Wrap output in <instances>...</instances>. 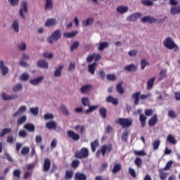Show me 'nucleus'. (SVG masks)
<instances>
[{
	"mask_svg": "<svg viewBox=\"0 0 180 180\" xmlns=\"http://www.w3.org/2000/svg\"><path fill=\"white\" fill-rule=\"evenodd\" d=\"M164 46L169 50H174V51H179L180 48L175 43V41L170 37H167L163 42Z\"/></svg>",
	"mask_w": 180,
	"mask_h": 180,
	"instance_id": "f257e3e1",
	"label": "nucleus"
},
{
	"mask_svg": "<svg viewBox=\"0 0 180 180\" xmlns=\"http://www.w3.org/2000/svg\"><path fill=\"white\" fill-rule=\"evenodd\" d=\"M115 123L120 124L122 128H128L133 124V120L130 117H120L115 120Z\"/></svg>",
	"mask_w": 180,
	"mask_h": 180,
	"instance_id": "f03ea898",
	"label": "nucleus"
},
{
	"mask_svg": "<svg viewBox=\"0 0 180 180\" xmlns=\"http://www.w3.org/2000/svg\"><path fill=\"white\" fill-rule=\"evenodd\" d=\"M61 38V31L56 30L51 34V37H49L47 39V42L50 44H52L53 43L58 41Z\"/></svg>",
	"mask_w": 180,
	"mask_h": 180,
	"instance_id": "7ed1b4c3",
	"label": "nucleus"
},
{
	"mask_svg": "<svg viewBox=\"0 0 180 180\" xmlns=\"http://www.w3.org/2000/svg\"><path fill=\"white\" fill-rule=\"evenodd\" d=\"M28 12V5L26 1H22L21 2V8L19 11V15L22 19L26 18V13Z\"/></svg>",
	"mask_w": 180,
	"mask_h": 180,
	"instance_id": "20e7f679",
	"label": "nucleus"
},
{
	"mask_svg": "<svg viewBox=\"0 0 180 180\" xmlns=\"http://www.w3.org/2000/svg\"><path fill=\"white\" fill-rule=\"evenodd\" d=\"M89 156V149L83 148L76 152L75 157L78 159H86Z\"/></svg>",
	"mask_w": 180,
	"mask_h": 180,
	"instance_id": "39448f33",
	"label": "nucleus"
},
{
	"mask_svg": "<svg viewBox=\"0 0 180 180\" xmlns=\"http://www.w3.org/2000/svg\"><path fill=\"white\" fill-rule=\"evenodd\" d=\"M112 150V147L110 146H103L98 150H97L96 156L99 158L101 155L104 157L105 155L106 152L110 153Z\"/></svg>",
	"mask_w": 180,
	"mask_h": 180,
	"instance_id": "423d86ee",
	"label": "nucleus"
},
{
	"mask_svg": "<svg viewBox=\"0 0 180 180\" xmlns=\"http://www.w3.org/2000/svg\"><path fill=\"white\" fill-rule=\"evenodd\" d=\"M143 16V13L141 12H136L131 14L127 18V20L128 22L132 21L134 22L141 18Z\"/></svg>",
	"mask_w": 180,
	"mask_h": 180,
	"instance_id": "0eeeda50",
	"label": "nucleus"
},
{
	"mask_svg": "<svg viewBox=\"0 0 180 180\" xmlns=\"http://www.w3.org/2000/svg\"><path fill=\"white\" fill-rule=\"evenodd\" d=\"M1 96L3 100L5 101L15 100V99H18L19 97L17 94L9 95V94H6V93H3Z\"/></svg>",
	"mask_w": 180,
	"mask_h": 180,
	"instance_id": "6e6552de",
	"label": "nucleus"
},
{
	"mask_svg": "<svg viewBox=\"0 0 180 180\" xmlns=\"http://www.w3.org/2000/svg\"><path fill=\"white\" fill-rule=\"evenodd\" d=\"M67 135L68 137L72 139V140L75 141H79L80 139L79 134L75 133L74 131H71V130L68 131Z\"/></svg>",
	"mask_w": 180,
	"mask_h": 180,
	"instance_id": "1a4fd4ad",
	"label": "nucleus"
},
{
	"mask_svg": "<svg viewBox=\"0 0 180 180\" xmlns=\"http://www.w3.org/2000/svg\"><path fill=\"white\" fill-rule=\"evenodd\" d=\"M0 70L2 76H6L8 74V68L5 66L4 61L3 60H0Z\"/></svg>",
	"mask_w": 180,
	"mask_h": 180,
	"instance_id": "9d476101",
	"label": "nucleus"
},
{
	"mask_svg": "<svg viewBox=\"0 0 180 180\" xmlns=\"http://www.w3.org/2000/svg\"><path fill=\"white\" fill-rule=\"evenodd\" d=\"M58 23L57 19L56 18H49L45 22L44 26L48 27H53L56 26Z\"/></svg>",
	"mask_w": 180,
	"mask_h": 180,
	"instance_id": "9b49d317",
	"label": "nucleus"
},
{
	"mask_svg": "<svg viewBox=\"0 0 180 180\" xmlns=\"http://www.w3.org/2000/svg\"><path fill=\"white\" fill-rule=\"evenodd\" d=\"M141 22H148L149 24L154 23L157 21V19L152 16H146L141 19Z\"/></svg>",
	"mask_w": 180,
	"mask_h": 180,
	"instance_id": "f8f14e48",
	"label": "nucleus"
},
{
	"mask_svg": "<svg viewBox=\"0 0 180 180\" xmlns=\"http://www.w3.org/2000/svg\"><path fill=\"white\" fill-rule=\"evenodd\" d=\"M51 167V160L48 158H45L44 162V172H48V171L50 169Z\"/></svg>",
	"mask_w": 180,
	"mask_h": 180,
	"instance_id": "ddd939ff",
	"label": "nucleus"
},
{
	"mask_svg": "<svg viewBox=\"0 0 180 180\" xmlns=\"http://www.w3.org/2000/svg\"><path fill=\"white\" fill-rule=\"evenodd\" d=\"M11 29L15 32L19 33L20 32V24H19V20L16 19L14 20L11 25Z\"/></svg>",
	"mask_w": 180,
	"mask_h": 180,
	"instance_id": "4468645a",
	"label": "nucleus"
},
{
	"mask_svg": "<svg viewBox=\"0 0 180 180\" xmlns=\"http://www.w3.org/2000/svg\"><path fill=\"white\" fill-rule=\"evenodd\" d=\"M124 70L129 72H134L138 70V67L134 64H130L129 65L125 66Z\"/></svg>",
	"mask_w": 180,
	"mask_h": 180,
	"instance_id": "2eb2a0df",
	"label": "nucleus"
},
{
	"mask_svg": "<svg viewBox=\"0 0 180 180\" xmlns=\"http://www.w3.org/2000/svg\"><path fill=\"white\" fill-rule=\"evenodd\" d=\"M49 130H56L57 129V122L56 121H49L46 124Z\"/></svg>",
	"mask_w": 180,
	"mask_h": 180,
	"instance_id": "dca6fc26",
	"label": "nucleus"
},
{
	"mask_svg": "<svg viewBox=\"0 0 180 180\" xmlns=\"http://www.w3.org/2000/svg\"><path fill=\"white\" fill-rule=\"evenodd\" d=\"M158 119L157 115H153L152 117L148 120V126L150 127H153L158 123Z\"/></svg>",
	"mask_w": 180,
	"mask_h": 180,
	"instance_id": "f3484780",
	"label": "nucleus"
},
{
	"mask_svg": "<svg viewBox=\"0 0 180 180\" xmlns=\"http://www.w3.org/2000/svg\"><path fill=\"white\" fill-rule=\"evenodd\" d=\"M26 110H27V106L22 105L19 108L18 111H15V112L13 114V117H18L22 115L24 112H25Z\"/></svg>",
	"mask_w": 180,
	"mask_h": 180,
	"instance_id": "a211bd4d",
	"label": "nucleus"
},
{
	"mask_svg": "<svg viewBox=\"0 0 180 180\" xmlns=\"http://www.w3.org/2000/svg\"><path fill=\"white\" fill-rule=\"evenodd\" d=\"M53 10V0H45V12Z\"/></svg>",
	"mask_w": 180,
	"mask_h": 180,
	"instance_id": "6ab92c4d",
	"label": "nucleus"
},
{
	"mask_svg": "<svg viewBox=\"0 0 180 180\" xmlns=\"http://www.w3.org/2000/svg\"><path fill=\"white\" fill-rule=\"evenodd\" d=\"M63 68H64L63 65H61L58 66L57 68H56L54 73H53L54 77H60Z\"/></svg>",
	"mask_w": 180,
	"mask_h": 180,
	"instance_id": "aec40b11",
	"label": "nucleus"
},
{
	"mask_svg": "<svg viewBox=\"0 0 180 180\" xmlns=\"http://www.w3.org/2000/svg\"><path fill=\"white\" fill-rule=\"evenodd\" d=\"M44 79V77L43 76H40V77H38L34 79H31L30 80V83H31V84L32 86H37L39 85L41 81Z\"/></svg>",
	"mask_w": 180,
	"mask_h": 180,
	"instance_id": "412c9836",
	"label": "nucleus"
},
{
	"mask_svg": "<svg viewBox=\"0 0 180 180\" xmlns=\"http://www.w3.org/2000/svg\"><path fill=\"white\" fill-rule=\"evenodd\" d=\"M117 13H120L121 15H124V13H127L128 11V6H120L116 9Z\"/></svg>",
	"mask_w": 180,
	"mask_h": 180,
	"instance_id": "4be33fe9",
	"label": "nucleus"
},
{
	"mask_svg": "<svg viewBox=\"0 0 180 180\" xmlns=\"http://www.w3.org/2000/svg\"><path fill=\"white\" fill-rule=\"evenodd\" d=\"M170 13L172 15H179L180 13V5L179 6H172L170 9Z\"/></svg>",
	"mask_w": 180,
	"mask_h": 180,
	"instance_id": "5701e85b",
	"label": "nucleus"
},
{
	"mask_svg": "<svg viewBox=\"0 0 180 180\" xmlns=\"http://www.w3.org/2000/svg\"><path fill=\"white\" fill-rule=\"evenodd\" d=\"M24 129L25 130H27V131H30L32 133L33 131H35V127L32 123H27L24 125Z\"/></svg>",
	"mask_w": 180,
	"mask_h": 180,
	"instance_id": "b1692460",
	"label": "nucleus"
},
{
	"mask_svg": "<svg viewBox=\"0 0 180 180\" xmlns=\"http://www.w3.org/2000/svg\"><path fill=\"white\" fill-rule=\"evenodd\" d=\"M156 79V77H152L147 82V90H151L154 86L155 81Z\"/></svg>",
	"mask_w": 180,
	"mask_h": 180,
	"instance_id": "393cba45",
	"label": "nucleus"
},
{
	"mask_svg": "<svg viewBox=\"0 0 180 180\" xmlns=\"http://www.w3.org/2000/svg\"><path fill=\"white\" fill-rule=\"evenodd\" d=\"M37 66L43 69H48L49 63L46 60H40L37 63Z\"/></svg>",
	"mask_w": 180,
	"mask_h": 180,
	"instance_id": "a878e982",
	"label": "nucleus"
},
{
	"mask_svg": "<svg viewBox=\"0 0 180 180\" xmlns=\"http://www.w3.org/2000/svg\"><path fill=\"white\" fill-rule=\"evenodd\" d=\"M94 24V18H89L85 20L82 21V26L84 27L91 26Z\"/></svg>",
	"mask_w": 180,
	"mask_h": 180,
	"instance_id": "bb28decb",
	"label": "nucleus"
},
{
	"mask_svg": "<svg viewBox=\"0 0 180 180\" xmlns=\"http://www.w3.org/2000/svg\"><path fill=\"white\" fill-rule=\"evenodd\" d=\"M141 93L140 91L136 92L132 94V98H134V104L135 105H139L140 99L139 98L141 97Z\"/></svg>",
	"mask_w": 180,
	"mask_h": 180,
	"instance_id": "cd10ccee",
	"label": "nucleus"
},
{
	"mask_svg": "<svg viewBox=\"0 0 180 180\" xmlns=\"http://www.w3.org/2000/svg\"><path fill=\"white\" fill-rule=\"evenodd\" d=\"M109 47V44L107 41H103V42H99L98 43V51H102L104 49H107Z\"/></svg>",
	"mask_w": 180,
	"mask_h": 180,
	"instance_id": "c85d7f7f",
	"label": "nucleus"
},
{
	"mask_svg": "<svg viewBox=\"0 0 180 180\" xmlns=\"http://www.w3.org/2000/svg\"><path fill=\"white\" fill-rule=\"evenodd\" d=\"M75 180H86V175L84 173L77 172L75 176Z\"/></svg>",
	"mask_w": 180,
	"mask_h": 180,
	"instance_id": "c756f323",
	"label": "nucleus"
},
{
	"mask_svg": "<svg viewBox=\"0 0 180 180\" xmlns=\"http://www.w3.org/2000/svg\"><path fill=\"white\" fill-rule=\"evenodd\" d=\"M147 117L144 114L139 115V121L141 122V127L144 128L146 125Z\"/></svg>",
	"mask_w": 180,
	"mask_h": 180,
	"instance_id": "7c9ffc66",
	"label": "nucleus"
},
{
	"mask_svg": "<svg viewBox=\"0 0 180 180\" xmlns=\"http://www.w3.org/2000/svg\"><path fill=\"white\" fill-rule=\"evenodd\" d=\"M91 89H92L91 84H86L82 86L81 92L82 94H87Z\"/></svg>",
	"mask_w": 180,
	"mask_h": 180,
	"instance_id": "2f4dec72",
	"label": "nucleus"
},
{
	"mask_svg": "<svg viewBox=\"0 0 180 180\" xmlns=\"http://www.w3.org/2000/svg\"><path fill=\"white\" fill-rule=\"evenodd\" d=\"M23 90V85L21 83L16 84L13 87V92H21Z\"/></svg>",
	"mask_w": 180,
	"mask_h": 180,
	"instance_id": "473e14b6",
	"label": "nucleus"
},
{
	"mask_svg": "<svg viewBox=\"0 0 180 180\" xmlns=\"http://www.w3.org/2000/svg\"><path fill=\"white\" fill-rule=\"evenodd\" d=\"M165 170L163 169H160L158 170L159 172V176L161 180H165L168 176V174L165 172H164Z\"/></svg>",
	"mask_w": 180,
	"mask_h": 180,
	"instance_id": "72a5a7b5",
	"label": "nucleus"
},
{
	"mask_svg": "<svg viewBox=\"0 0 180 180\" xmlns=\"http://www.w3.org/2000/svg\"><path fill=\"white\" fill-rule=\"evenodd\" d=\"M141 4L146 7L153 6H154V1H153V0H141Z\"/></svg>",
	"mask_w": 180,
	"mask_h": 180,
	"instance_id": "f704fd0d",
	"label": "nucleus"
},
{
	"mask_svg": "<svg viewBox=\"0 0 180 180\" xmlns=\"http://www.w3.org/2000/svg\"><path fill=\"white\" fill-rule=\"evenodd\" d=\"M27 117L26 115H22L19 117L17 121L18 127L22 125L27 121Z\"/></svg>",
	"mask_w": 180,
	"mask_h": 180,
	"instance_id": "c9c22d12",
	"label": "nucleus"
},
{
	"mask_svg": "<svg viewBox=\"0 0 180 180\" xmlns=\"http://www.w3.org/2000/svg\"><path fill=\"white\" fill-rule=\"evenodd\" d=\"M97 63H94L89 65V72L91 75H94L96 70Z\"/></svg>",
	"mask_w": 180,
	"mask_h": 180,
	"instance_id": "e433bc0d",
	"label": "nucleus"
},
{
	"mask_svg": "<svg viewBox=\"0 0 180 180\" xmlns=\"http://www.w3.org/2000/svg\"><path fill=\"white\" fill-rule=\"evenodd\" d=\"M167 141L169 143H172L173 145H176V140L175 139V137L174 136H172V134H169L167 136Z\"/></svg>",
	"mask_w": 180,
	"mask_h": 180,
	"instance_id": "4c0bfd02",
	"label": "nucleus"
},
{
	"mask_svg": "<svg viewBox=\"0 0 180 180\" xmlns=\"http://www.w3.org/2000/svg\"><path fill=\"white\" fill-rule=\"evenodd\" d=\"M77 31H72V32H65L63 36L66 38H72L76 37Z\"/></svg>",
	"mask_w": 180,
	"mask_h": 180,
	"instance_id": "58836bf2",
	"label": "nucleus"
},
{
	"mask_svg": "<svg viewBox=\"0 0 180 180\" xmlns=\"http://www.w3.org/2000/svg\"><path fill=\"white\" fill-rule=\"evenodd\" d=\"M99 146V141L98 140H95L94 141L91 142V150L95 153L96 151V147Z\"/></svg>",
	"mask_w": 180,
	"mask_h": 180,
	"instance_id": "ea45409f",
	"label": "nucleus"
},
{
	"mask_svg": "<svg viewBox=\"0 0 180 180\" xmlns=\"http://www.w3.org/2000/svg\"><path fill=\"white\" fill-rule=\"evenodd\" d=\"M30 79L29 73H22L20 76V80L21 82H27Z\"/></svg>",
	"mask_w": 180,
	"mask_h": 180,
	"instance_id": "a19ab883",
	"label": "nucleus"
},
{
	"mask_svg": "<svg viewBox=\"0 0 180 180\" xmlns=\"http://www.w3.org/2000/svg\"><path fill=\"white\" fill-rule=\"evenodd\" d=\"M166 75H167V70L165 68H164L160 72L158 80L162 81V79H164L165 78Z\"/></svg>",
	"mask_w": 180,
	"mask_h": 180,
	"instance_id": "79ce46f5",
	"label": "nucleus"
},
{
	"mask_svg": "<svg viewBox=\"0 0 180 180\" xmlns=\"http://www.w3.org/2000/svg\"><path fill=\"white\" fill-rule=\"evenodd\" d=\"M89 109L86 111V114L92 113L94 111L96 110L99 106L98 105H89Z\"/></svg>",
	"mask_w": 180,
	"mask_h": 180,
	"instance_id": "37998d69",
	"label": "nucleus"
},
{
	"mask_svg": "<svg viewBox=\"0 0 180 180\" xmlns=\"http://www.w3.org/2000/svg\"><path fill=\"white\" fill-rule=\"evenodd\" d=\"M106 101L108 103H111L115 105H117L118 104V102L117 101V99L114 98L113 96H109L106 98Z\"/></svg>",
	"mask_w": 180,
	"mask_h": 180,
	"instance_id": "c03bdc74",
	"label": "nucleus"
},
{
	"mask_svg": "<svg viewBox=\"0 0 180 180\" xmlns=\"http://www.w3.org/2000/svg\"><path fill=\"white\" fill-rule=\"evenodd\" d=\"M18 48L21 51H25L27 50V44L25 41H21L18 44Z\"/></svg>",
	"mask_w": 180,
	"mask_h": 180,
	"instance_id": "a18cd8bd",
	"label": "nucleus"
},
{
	"mask_svg": "<svg viewBox=\"0 0 180 180\" xmlns=\"http://www.w3.org/2000/svg\"><path fill=\"white\" fill-rule=\"evenodd\" d=\"M79 46V41H75L72 44V46L70 47V51H75L77 50V49Z\"/></svg>",
	"mask_w": 180,
	"mask_h": 180,
	"instance_id": "49530a36",
	"label": "nucleus"
},
{
	"mask_svg": "<svg viewBox=\"0 0 180 180\" xmlns=\"http://www.w3.org/2000/svg\"><path fill=\"white\" fill-rule=\"evenodd\" d=\"M134 164L136 165L137 167L140 168L142 166L143 160L140 157H137L134 160Z\"/></svg>",
	"mask_w": 180,
	"mask_h": 180,
	"instance_id": "de8ad7c7",
	"label": "nucleus"
},
{
	"mask_svg": "<svg viewBox=\"0 0 180 180\" xmlns=\"http://www.w3.org/2000/svg\"><path fill=\"white\" fill-rule=\"evenodd\" d=\"M106 78L110 82H115L117 79V76L115 74H108Z\"/></svg>",
	"mask_w": 180,
	"mask_h": 180,
	"instance_id": "09e8293b",
	"label": "nucleus"
},
{
	"mask_svg": "<svg viewBox=\"0 0 180 180\" xmlns=\"http://www.w3.org/2000/svg\"><path fill=\"white\" fill-rule=\"evenodd\" d=\"M99 113L101 117L103 119H105L107 117V110L105 108H102L99 110Z\"/></svg>",
	"mask_w": 180,
	"mask_h": 180,
	"instance_id": "8fccbe9b",
	"label": "nucleus"
},
{
	"mask_svg": "<svg viewBox=\"0 0 180 180\" xmlns=\"http://www.w3.org/2000/svg\"><path fill=\"white\" fill-rule=\"evenodd\" d=\"M82 103L84 106L88 107L90 105V101L87 97H83L82 98Z\"/></svg>",
	"mask_w": 180,
	"mask_h": 180,
	"instance_id": "3c124183",
	"label": "nucleus"
},
{
	"mask_svg": "<svg viewBox=\"0 0 180 180\" xmlns=\"http://www.w3.org/2000/svg\"><path fill=\"white\" fill-rule=\"evenodd\" d=\"M149 65V63L148 62L147 60L146 59H142L141 60V69L142 70H143L146 66H148Z\"/></svg>",
	"mask_w": 180,
	"mask_h": 180,
	"instance_id": "603ef678",
	"label": "nucleus"
},
{
	"mask_svg": "<svg viewBox=\"0 0 180 180\" xmlns=\"http://www.w3.org/2000/svg\"><path fill=\"white\" fill-rule=\"evenodd\" d=\"M117 92L118 94H124L123 87L122 86V83H118L116 86Z\"/></svg>",
	"mask_w": 180,
	"mask_h": 180,
	"instance_id": "864d4df0",
	"label": "nucleus"
},
{
	"mask_svg": "<svg viewBox=\"0 0 180 180\" xmlns=\"http://www.w3.org/2000/svg\"><path fill=\"white\" fill-rule=\"evenodd\" d=\"M174 164L173 160H169L167 162L166 166L162 169L164 171H169V169L172 167V165Z\"/></svg>",
	"mask_w": 180,
	"mask_h": 180,
	"instance_id": "5fc2aeb1",
	"label": "nucleus"
},
{
	"mask_svg": "<svg viewBox=\"0 0 180 180\" xmlns=\"http://www.w3.org/2000/svg\"><path fill=\"white\" fill-rule=\"evenodd\" d=\"M122 168L121 164H116L114 165V168H112V173L116 174L120 171Z\"/></svg>",
	"mask_w": 180,
	"mask_h": 180,
	"instance_id": "6e6d98bb",
	"label": "nucleus"
},
{
	"mask_svg": "<svg viewBox=\"0 0 180 180\" xmlns=\"http://www.w3.org/2000/svg\"><path fill=\"white\" fill-rule=\"evenodd\" d=\"M75 130H76L78 133H84V125H76L75 127Z\"/></svg>",
	"mask_w": 180,
	"mask_h": 180,
	"instance_id": "4d7b16f0",
	"label": "nucleus"
},
{
	"mask_svg": "<svg viewBox=\"0 0 180 180\" xmlns=\"http://www.w3.org/2000/svg\"><path fill=\"white\" fill-rule=\"evenodd\" d=\"M129 134V131H125L122 133V141L124 142H127L128 139V135Z\"/></svg>",
	"mask_w": 180,
	"mask_h": 180,
	"instance_id": "13d9d810",
	"label": "nucleus"
},
{
	"mask_svg": "<svg viewBox=\"0 0 180 180\" xmlns=\"http://www.w3.org/2000/svg\"><path fill=\"white\" fill-rule=\"evenodd\" d=\"M160 145V140H156L153 141V143H152V146H153V150H157L159 148V146Z\"/></svg>",
	"mask_w": 180,
	"mask_h": 180,
	"instance_id": "bf43d9fd",
	"label": "nucleus"
},
{
	"mask_svg": "<svg viewBox=\"0 0 180 180\" xmlns=\"http://www.w3.org/2000/svg\"><path fill=\"white\" fill-rule=\"evenodd\" d=\"M168 117L171 119H176L177 117V114L174 112V110H170L168 112Z\"/></svg>",
	"mask_w": 180,
	"mask_h": 180,
	"instance_id": "052dcab7",
	"label": "nucleus"
},
{
	"mask_svg": "<svg viewBox=\"0 0 180 180\" xmlns=\"http://www.w3.org/2000/svg\"><path fill=\"white\" fill-rule=\"evenodd\" d=\"M10 5L13 7H16L20 4V0H8Z\"/></svg>",
	"mask_w": 180,
	"mask_h": 180,
	"instance_id": "680f3d73",
	"label": "nucleus"
},
{
	"mask_svg": "<svg viewBox=\"0 0 180 180\" xmlns=\"http://www.w3.org/2000/svg\"><path fill=\"white\" fill-rule=\"evenodd\" d=\"M12 131V129L6 128L4 129L0 133V137H4L6 134L11 133Z\"/></svg>",
	"mask_w": 180,
	"mask_h": 180,
	"instance_id": "e2e57ef3",
	"label": "nucleus"
},
{
	"mask_svg": "<svg viewBox=\"0 0 180 180\" xmlns=\"http://www.w3.org/2000/svg\"><path fill=\"white\" fill-rule=\"evenodd\" d=\"M30 112H31L33 115L37 116L39 115V108H31V109H30Z\"/></svg>",
	"mask_w": 180,
	"mask_h": 180,
	"instance_id": "0e129e2a",
	"label": "nucleus"
},
{
	"mask_svg": "<svg viewBox=\"0 0 180 180\" xmlns=\"http://www.w3.org/2000/svg\"><path fill=\"white\" fill-rule=\"evenodd\" d=\"M73 176V172L70 170L65 171V179H72Z\"/></svg>",
	"mask_w": 180,
	"mask_h": 180,
	"instance_id": "69168bd1",
	"label": "nucleus"
},
{
	"mask_svg": "<svg viewBox=\"0 0 180 180\" xmlns=\"http://www.w3.org/2000/svg\"><path fill=\"white\" fill-rule=\"evenodd\" d=\"M21 173V170L20 169H17L13 171V174L14 176L17 177L18 179H20Z\"/></svg>",
	"mask_w": 180,
	"mask_h": 180,
	"instance_id": "338daca9",
	"label": "nucleus"
},
{
	"mask_svg": "<svg viewBox=\"0 0 180 180\" xmlns=\"http://www.w3.org/2000/svg\"><path fill=\"white\" fill-rule=\"evenodd\" d=\"M30 153V148L29 147H24L21 150V154L22 155H27Z\"/></svg>",
	"mask_w": 180,
	"mask_h": 180,
	"instance_id": "774afa93",
	"label": "nucleus"
}]
</instances>
